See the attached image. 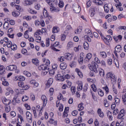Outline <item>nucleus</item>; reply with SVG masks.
<instances>
[{
  "label": "nucleus",
  "instance_id": "46",
  "mask_svg": "<svg viewBox=\"0 0 126 126\" xmlns=\"http://www.w3.org/2000/svg\"><path fill=\"white\" fill-rule=\"evenodd\" d=\"M5 25L6 28H5ZM3 28H5V29H8L9 28V24H8V22L7 21H5L4 23L3 24Z\"/></svg>",
  "mask_w": 126,
  "mask_h": 126
},
{
  "label": "nucleus",
  "instance_id": "27",
  "mask_svg": "<svg viewBox=\"0 0 126 126\" xmlns=\"http://www.w3.org/2000/svg\"><path fill=\"white\" fill-rule=\"evenodd\" d=\"M93 1L96 5H102L103 4V1L101 0H93Z\"/></svg>",
  "mask_w": 126,
  "mask_h": 126
},
{
  "label": "nucleus",
  "instance_id": "32",
  "mask_svg": "<svg viewBox=\"0 0 126 126\" xmlns=\"http://www.w3.org/2000/svg\"><path fill=\"white\" fill-rule=\"evenodd\" d=\"M25 5L30 6L32 4V0H26L24 1Z\"/></svg>",
  "mask_w": 126,
  "mask_h": 126
},
{
  "label": "nucleus",
  "instance_id": "23",
  "mask_svg": "<svg viewBox=\"0 0 126 126\" xmlns=\"http://www.w3.org/2000/svg\"><path fill=\"white\" fill-rule=\"evenodd\" d=\"M32 88H36V87H38V86H39V83H38V82H37V81L35 80H32Z\"/></svg>",
  "mask_w": 126,
  "mask_h": 126
},
{
  "label": "nucleus",
  "instance_id": "6",
  "mask_svg": "<svg viewBox=\"0 0 126 126\" xmlns=\"http://www.w3.org/2000/svg\"><path fill=\"white\" fill-rule=\"evenodd\" d=\"M122 46L118 45H117L115 48L114 54L116 57H118V53H121L122 52Z\"/></svg>",
  "mask_w": 126,
  "mask_h": 126
},
{
  "label": "nucleus",
  "instance_id": "44",
  "mask_svg": "<svg viewBox=\"0 0 126 126\" xmlns=\"http://www.w3.org/2000/svg\"><path fill=\"white\" fill-rule=\"evenodd\" d=\"M73 47V42L70 41L68 43L67 45V49H70V48H72Z\"/></svg>",
  "mask_w": 126,
  "mask_h": 126
},
{
  "label": "nucleus",
  "instance_id": "8",
  "mask_svg": "<svg viewBox=\"0 0 126 126\" xmlns=\"http://www.w3.org/2000/svg\"><path fill=\"white\" fill-rule=\"evenodd\" d=\"M106 78H110L111 79L112 83L113 82H116V79H115V77H114V75L111 73V72H108L107 73L106 75Z\"/></svg>",
  "mask_w": 126,
  "mask_h": 126
},
{
  "label": "nucleus",
  "instance_id": "63",
  "mask_svg": "<svg viewBox=\"0 0 126 126\" xmlns=\"http://www.w3.org/2000/svg\"><path fill=\"white\" fill-rule=\"evenodd\" d=\"M87 89H88V84H85L83 88V91H84V92H86V91H87Z\"/></svg>",
  "mask_w": 126,
  "mask_h": 126
},
{
  "label": "nucleus",
  "instance_id": "3",
  "mask_svg": "<svg viewBox=\"0 0 126 126\" xmlns=\"http://www.w3.org/2000/svg\"><path fill=\"white\" fill-rule=\"evenodd\" d=\"M89 67H91L92 68V70H93V71H94V72H95V73H98V64H97V63H96L94 62H93L92 63V65L91 64H89L88 65Z\"/></svg>",
  "mask_w": 126,
  "mask_h": 126
},
{
  "label": "nucleus",
  "instance_id": "57",
  "mask_svg": "<svg viewBox=\"0 0 126 126\" xmlns=\"http://www.w3.org/2000/svg\"><path fill=\"white\" fill-rule=\"evenodd\" d=\"M24 74H25V75H26V76H27L28 77H30V76H31V73L27 71H24Z\"/></svg>",
  "mask_w": 126,
  "mask_h": 126
},
{
  "label": "nucleus",
  "instance_id": "2",
  "mask_svg": "<svg viewBox=\"0 0 126 126\" xmlns=\"http://www.w3.org/2000/svg\"><path fill=\"white\" fill-rule=\"evenodd\" d=\"M44 63H45L44 64H42L38 67V69L39 70H44L47 68H49V66L50 65V61L46 59L45 61H43Z\"/></svg>",
  "mask_w": 126,
  "mask_h": 126
},
{
  "label": "nucleus",
  "instance_id": "45",
  "mask_svg": "<svg viewBox=\"0 0 126 126\" xmlns=\"http://www.w3.org/2000/svg\"><path fill=\"white\" fill-rule=\"evenodd\" d=\"M11 49L13 51H16L17 50V45L15 44H12V46H11Z\"/></svg>",
  "mask_w": 126,
  "mask_h": 126
},
{
  "label": "nucleus",
  "instance_id": "62",
  "mask_svg": "<svg viewBox=\"0 0 126 126\" xmlns=\"http://www.w3.org/2000/svg\"><path fill=\"white\" fill-rule=\"evenodd\" d=\"M18 79L20 81H24L25 80V77L23 76H20L18 77Z\"/></svg>",
  "mask_w": 126,
  "mask_h": 126
},
{
  "label": "nucleus",
  "instance_id": "55",
  "mask_svg": "<svg viewBox=\"0 0 126 126\" xmlns=\"http://www.w3.org/2000/svg\"><path fill=\"white\" fill-rule=\"evenodd\" d=\"M83 86L82 84H79L77 88V90H78V91H81Z\"/></svg>",
  "mask_w": 126,
  "mask_h": 126
},
{
  "label": "nucleus",
  "instance_id": "13",
  "mask_svg": "<svg viewBox=\"0 0 126 126\" xmlns=\"http://www.w3.org/2000/svg\"><path fill=\"white\" fill-rule=\"evenodd\" d=\"M91 58H92V54L91 53L87 54L84 59L85 63H89V62H90V60H91Z\"/></svg>",
  "mask_w": 126,
  "mask_h": 126
},
{
  "label": "nucleus",
  "instance_id": "21",
  "mask_svg": "<svg viewBox=\"0 0 126 126\" xmlns=\"http://www.w3.org/2000/svg\"><path fill=\"white\" fill-rule=\"evenodd\" d=\"M122 3H121V2H120L118 4H115V6L116 8H118L119 11H123V10H124V8L122 7Z\"/></svg>",
  "mask_w": 126,
  "mask_h": 126
},
{
  "label": "nucleus",
  "instance_id": "41",
  "mask_svg": "<svg viewBox=\"0 0 126 126\" xmlns=\"http://www.w3.org/2000/svg\"><path fill=\"white\" fill-rule=\"evenodd\" d=\"M77 63L75 62H71L70 63L69 66L73 68L76 66Z\"/></svg>",
  "mask_w": 126,
  "mask_h": 126
},
{
  "label": "nucleus",
  "instance_id": "54",
  "mask_svg": "<svg viewBox=\"0 0 126 126\" xmlns=\"http://www.w3.org/2000/svg\"><path fill=\"white\" fill-rule=\"evenodd\" d=\"M76 89V88L74 86H72L71 87V92L72 93V94H75Z\"/></svg>",
  "mask_w": 126,
  "mask_h": 126
},
{
  "label": "nucleus",
  "instance_id": "10",
  "mask_svg": "<svg viewBox=\"0 0 126 126\" xmlns=\"http://www.w3.org/2000/svg\"><path fill=\"white\" fill-rule=\"evenodd\" d=\"M5 73V68L3 65L0 64V78H2L3 74Z\"/></svg>",
  "mask_w": 126,
  "mask_h": 126
},
{
  "label": "nucleus",
  "instance_id": "64",
  "mask_svg": "<svg viewBox=\"0 0 126 126\" xmlns=\"http://www.w3.org/2000/svg\"><path fill=\"white\" fill-rule=\"evenodd\" d=\"M28 99H29V97L26 95L22 97V100L23 102H25L26 101H28Z\"/></svg>",
  "mask_w": 126,
  "mask_h": 126
},
{
  "label": "nucleus",
  "instance_id": "42",
  "mask_svg": "<svg viewBox=\"0 0 126 126\" xmlns=\"http://www.w3.org/2000/svg\"><path fill=\"white\" fill-rule=\"evenodd\" d=\"M97 91H98V94L99 96H100V97H103V96H104V91H103L101 89L98 90Z\"/></svg>",
  "mask_w": 126,
  "mask_h": 126
},
{
  "label": "nucleus",
  "instance_id": "25",
  "mask_svg": "<svg viewBox=\"0 0 126 126\" xmlns=\"http://www.w3.org/2000/svg\"><path fill=\"white\" fill-rule=\"evenodd\" d=\"M99 74L101 77H104L105 76V71L103 70V69L99 68H98Z\"/></svg>",
  "mask_w": 126,
  "mask_h": 126
},
{
  "label": "nucleus",
  "instance_id": "1",
  "mask_svg": "<svg viewBox=\"0 0 126 126\" xmlns=\"http://www.w3.org/2000/svg\"><path fill=\"white\" fill-rule=\"evenodd\" d=\"M40 35H43V32L41 30H38L34 33V37L35 38V42L36 43H40L41 42V37Z\"/></svg>",
  "mask_w": 126,
  "mask_h": 126
},
{
  "label": "nucleus",
  "instance_id": "34",
  "mask_svg": "<svg viewBox=\"0 0 126 126\" xmlns=\"http://www.w3.org/2000/svg\"><path fill=\"white\" fill-rule=\"evenodd\" d=\"M34 8L36 9V10H39L41 8V5H40V3L38 2L34 3Z\"/></svg>",
  "mask_w": 126,
  "mask_h": 126
},
{
  "label": "nucleus",
  "instance_id": "35",
  "mask_svg": "<svg viewBox=\"0 0 126 126\" xmlns=\"http://www.w3.org/2000/svg\"><path fill=\"white\" fill-rule=\"evenodd\" d=\"M43 14L44 17H48V15H49V13H48V11L46 9V8H44L43 10Z\"/></svg>",
  "mask_w": 126,
  "mask_h": 126
},
{
  "label": "nucleus",
  "instance_id": "22",
  "mask_svg": "<svg viewBox=\"0 0 126 126\" xmlns=\"http://www.w3.org/2000/svg\"><path fill=\"white\" fill-rule=\"evenodd\" d=\"M32 31V28H29L28 30H27L24 33V37L26 38V39H27L28 38H29V35H28V33H29V32H31Z\"/></svg>",
  "mask_w": 126,
  "mask_h": 126
},
{
  "label": "nucleus",
  "instance_id": "52",
  "mask_svg": "<svg viewBox=\"0 0 126 126\" xmlns=\"http://www.w3.org/2000/svg\"><path fill=\"white\" fill-rule=\"evenodd\" d=\"M18 121L19 122V121H20V122H19L20 124H21V123L23 122V117H22V116L21 115H19L18 116Z\"/></svg>",
  "mask_w": 126,
  "mask_h": 126
},
{
  "label": "nucleus",
  "instance_id": "60",
  "mask_svg": "<svg viewBox=\"0 0 126 126\" xmlns=\"http://www.w3.org/2000/svg\"><path fill=\"white\" fill-rule=\"evenodd\" d=\"M87 80L88 82H89L90 83H95V79L88 78Z\"/></svg>",
  "mask_w": 126,
  "mask_h": 126
},
{
  "label": "nucleus",
  "instance_id": "59",
  "mask_svg": "<svg viewBox=\"0 0 126 126\" xmlns=\"http://www.w3.org/2000/svg\"><path fill=\"white\" fill-rule=\"evenodd\" d=\"M57 69H58V64H53L52 65V70H54V71H56Z\"/></svg>",
  "mask_w": 126,
  "mask_h": 126
},
{
  "label": "nucleus",
  "instance_id": "38",
  "mask_svg": "<svg viewBox=\"0 0 126 126\" xmlns=\"http://www.w3.org/2000/svg\"><path fill=\"white\" fill-rule=\"evenodd\" d=\"M83 46L85 50H89V44H88V42L85 41Z\"/></svg>",
  "mask_w": 126,
  "mask_h": 126
},
{
  "label": "nucleus",
  "instance_id": "48",
  "mask_svg": "<svg viewBox=\"0 0 126 126\" xmlns=\"http://www.w3.org/2000/svg\"><path fill=\"white\" fill-rule=\"evenodd\" d=\"M115 100V103L116 104V105H120V103L121 102V100H120V98L118 97H115L114 98Z\"/></svg>",
  "mask_w": 126,
  "mask_h": 126
},
{
  "label": "nucleus",
  "instance_id": "29",
  "mask_svg": "<svg viewBox=\"0 0 126 126\" xmlns=\"http://www.w3.org/2000/svg\"><path fill=\"white\" fill-rule=\"evenodd\" d=\"M17 94H23L24 93V90L21 89H16L15 90Z\"/></svg>",
  "mask_w": 126,
  "mask_h": 126
},
{
  "label": "nucleus",
  "instance_id": "61",
  "mask_svg": "<svg viewBox=\"0 0 126 126\" xmlns=\"http://www.w3.org/2000/svg\"><path fill=\"white\" fill-rule=\"evenodd\" d=\"M23 27V28H24L25 29V28H27V29L28 28V29H29V28H29V27L28 26V24H27L26 22H24Z\"/></svg>",
  "mask_w": 126,
  "mask_h": 126
},
{
  "label": "nucleus",
  "instance_id": "37",
  "mask_svg": "<svg viewBox=\"0 0 126 126\" xmlns=\"http://www.w3.org/2000/svg\"><path fill=\"white\" fill-rule=\"evenodd\" d=\"M12 16H14V17H17L19 16V15L20 14V12L18 11L12 12Z\"/></svg>",
  "mask_w": 126,
  "mask_h": 126
},
{
  "label": "nucleus",
  "instance_id": "53",
  "mask_svg": "<svg viewBox=\"0 0 126 126\" xmlns=\"http://www.w3.org/2000/svg\"><path fill=\"white\" fill-rule=\"evenodd\" d=\"M83 60H84L83 57L80 56V58L78 59V62L80 64H82V63H83Z\"/></svg>",
  "mask_w": 126,
  "mask_h": 126
},
{
  "label": "nucleus",
  "instance_id": "14",
  "mask_svg": "<svg viewBox=\"0 0 126 126\" xmlns=\"http://www.w3.org/2000/svg\"><path fill=\"white\" fill-rule=\"evenodd\" d=\"M59 42H56L55 44L51 45V48L52 50H53V51H55L56 52H60V50L57 49L56 47H58L59 46Z\"/></svg>",
  "mask_w": 126,
  "mask_h": 126
},
{
  "label": "nucleus",
  "instance_id": "12",
  "mask_svg": "<svg viewBox=\"0 0 126 126\" xmlns=\"http://www.w3.org/2000/svg\"><path fill=\"white\" fill-rule=\"evenodd\" d=\"M73 9L75 13H79L81 10V8L79 5H76L73 6Z\"/></svg>",
  "mask_w": 126,
  "mask_h": 126
},
{
  "label": "nucleus",
  "instance_id": "17",
  "mask_svg": "<svg viewBox=\"0 0 126 126\" xmlns=\"http://www.w3.org/2000/svg\"><path fill=\"white\" fill-rule=\"evenodd\" d=\"M106 114L109 121H113V114L112 113V112L107 110Z\"/></svg>",
  "mask_w": 126,
  "mask_h": 126
},
{
  "label": "nucleus",
  "instance_id": "43",
  "mask_svg": "<svg viewBox=\"0 0 126 126\" xmlns=\"http://www.w3.org/2000/svg\"><path fill=\"white\" fill-rule=\"evenodd\" d=\"M48 123H49V124H51L52 125H53V124L55 123V126H57V121H55V120L53 119H50L48 120Z\"/></svg>",
  "mask_w": 126,
  "mask_h": 126
},
{
  "label": "nucleus",
  "instance_id": "28",
  "mask_svg": "<svg viewBox=\"0 0 126 126\" xmlns=\"http://www.w3.org/2000/svg\"><path fill=\"white\" fill-rule=\"evenodd\" d=\"M39 60H38L37 58H35L32 60V63L35 65H36V66L39 65Z\"/></svg>",
  "mask_w": 126,
  "mask_h": 126
},
{
  "label": "nucleus",
  "instance_id": "18",
  "mask_svg": "<svg viewBox=\"0 0 126 126\" xmlns=\"http://www.w3.org/2000/svg\"><path fill=\"white\" fill-rule=\"evenodd\" d=\"M50 9L52 12H59L61 10L59 8H56L54 6H51Z\"/></svg>",
  "mask_w": 126,
  "mask_h": 126
},
{
  "label": "nucleus",
  "instance_id": "51",
  "mask_svg": "<svg viewBox=\"0 0 126 126\" xmlns=\"http://www.w3.org/2000/svg\"><path fill=\"white\" fill-rule=\"evenodd\" d=\"M91 88L93 89L94 92H97V87H96V85H95V84H92L91 85Z\"/></svg>",
  "mask_w": 126,
  "mask_h": 126
},
{
  "label": "nucleus",
  "instance_id": "4",
  "mask_svg": "<svg viewBox=\"0 0 126 126\" xmlns=\"http://www.w3.org/2000/svg\"><path fill=\"white\" fill-rule=\"evenodd\" d=\"M126 114V110L124 109H122L119 113L117 119L118 120H124V117H125V114Z\"/></svg>",
  "mask_w": 126,
  "mask_h": 126
},
{
  "label": "nucleus",
  "instance_id": "33",
  "mask_svg": "<svg viewBox=\"0 0 126 126\" xmlns=\"http://www.w3.org/2000/svg\"><path fill=\"white\" fill-rule=\"evenodd\" d=\"M36 110H37V111H39L38 116H39V117H41V116H42V113L43 112V110H42V109H43V107H42L41 109L40 108V106L39 105H37L36 107Z\"/></svg>",
  "mask_w": 126,
  "mask_h": 126
},
{
  "label": "nucleus",
  "instance_id": "11",
  "mask_svg": "<svg viewBox=\"0 0 126 126\" xmlns=\"http://www.w3.org/2000/svg\"><path fill=\"white\" fill-rule=\"evenodd\" d=\"M1 100L4 105H9V104H11V100L7 99L6 98H5V97H2Z\"/></svg>",
  "mask_w": 126,
  "mask_h": 126
},
{
  "label": "nucleus",
  "instance_id": "40",
  "mask_svg": "<svg viewBox=\"0 0 126 126\" xmlns=\"http://www.w3.org/2000/svg\"><path fill=\"white\" fill-rule=\"evenodd\" d=\"M105 41H107L108 42H111L112 41V36L111 35H107L106 37H103Z\"/></svg>",
  "mask_w": 126,
  "mask_h": 126
},
{
  "label": "nucleus",
  "instance_id": "5",
  "mask_svg": "<svg viewBox=\"0 0 126 126\" xmlns=\"http://www.w3.org/2000/svg\"><path fill=\"white\" fill-rule=\"evenodd\" d=\"M96 9H97V8L94 6H92L90 8V9L89 10V13L91 17H93V16L95 15V11Z\"/></svg>",
  "mask_w": 126,
  "mask_h": 126
},
{
  "label": "nucleus",
  "instance_id": "26",
  "mask_svg": "<svg viewBox=\"0 0 126 126\" xmlns=\"http://www.w3.org/2000/svg\"><path fill=\"white\" fill-rule=\"evenodd\" d=\"M97 114L100 118H104V112L102 111V109L98 108L97 110Z\"/></svg>",
  "mask_w": 126,
  "mask_h": 126
},
{
  "label": "nucleus",
  "instance_id": "24",
  "mask_svg": "<svg viewBox=\"0 0 126 126\" xmlns=\"http://www.w3.org/2000/svg\"><path fill=\"white\" fill-rule=\"evenodd\" d=\"M67 67V64L65 62H63L60 64V68L61 69H65Z\"/></svg>",
  "mask_w": 126,
  "mask_h": 126
},
{
  "label": "nucleus",
  "instance_id": "36",
  "mask_svg": "<svg viewBox=\"0 0 126 126\" xmlns=\"http://www.w3.org/2000/svg\"><path fill=\"white\" fill-rule=\"evenodd\" d=\"M60 31V29L57 27H54L52 29V33H58Z\"/></svg>",
  "mask_w": 126,
  "mask_h": 126
},
{
  "label": "nucleus",
  "instance_id": "47",
  "mask_svg": "<svg viewBox=\"0 0 126 126\" xmlns=\"http://www.w3.org/2000/svg\"><path fill=\"white\" fill-rule=\"evenodd\" d=\"M58 62H60V63H63L64 61V57L63 56H60L58 58Z\"/></svg>",
  "mask_w": 126,
  "mask_h": 126
},
{
  "label": "nucleus",
  "instance_id": "20",
  "mask_svg": "<svg viewBox=\"0 0 126 126\" xmlns=\"http://www.w3.org/2000/svg\"><path fill=\"white\" fill-rule=\"evenodd\" d=\"M98 55L100 56V58H102L103 59H106L107 57V53L105 51L100 52Z\"/></svg>",
  "mask_w": 126,
  "mask_h": 126
},
{
  "label": "nucleus",
  "instance_id": "56",
  "mask_svg": "<svg viewBox=\"0 0 126 126\" xmlns=\"http://www.w3.org/2000/svg\"><path fill=\"white\" fill-rule=\"evenodd\" d=\"M57 79L58 80H61L62 81L63 80V76H61V74H57Z\"/></svg>",
  "mask_w": 126,
  "mask_h": 126
},
{
  "label": "nucleus",
  "instance_id": "39",
  "mask_svg": "<svg viewBox=\"0 0 126 126\" xmlns=\"http://www.w3.org/2000/svg\"><path fill=\"white\" fill-rule=\"evenodd\" d=\"M78 111H79L80 112H81V111H82V110L84 109V107H83V103H81L79 104L78 105Z\"/></svg>",
  "mask_w": 126,
  "mask_h": 126
},
{
  "label": "nucleus",
  "instance_id": "15",
  "mask_svg": "<svg viewBox=\"0 0 126 126\" xmlns=\"http://www.w3.org/2000/svg\"><path fill=\"white\" fill-rule=\"evenodd\" d=\"M11 6H15L16 9L17 10H19V11H22L23 9L21 6L19 5H16L15 3L14 2H11L10 3Z\"/></svg>",
  "mask_w": 126,
  "mask_h": 126
},
{
  "label": "nucleus",
  "instance_id": "9",
  "mask_svg": "<svg viewBox=\"0 0 126 126\" xmlns=\"http://www.w3.org/2000/svg\"><path fill=\"white\" fill-rule=\"evenodd\" d=\"M6 69L10 71H14L17 69V66L16 65H10L6 67Z\"/></svg>",
  "mask_w": 126,
  "mask_h": 126
},
{
  "label": "nucleus",
  "instance_id": "7",
  "mask_svg": "<svg viewBox=\"0 0 126 126\" xmlns=\"http://www.w3.org/2000/svg\"><path fill=\"white\" fill-rule=\"evenodd\" d=\"M26 118L29 123H32V114L30 112L27 111L26 114Z\"/></svg>",
  "mask_w": 126,
  "mask_h": 126
},
{
  "label": "nucleus",
  "instance_id": "49",
  "mask_svg": "<svg viewBox=\"0 0 126 126\" xmlns=\"http://www.w3.org/2000/svg\"><path fill=\"white\" fill-rule=\"evenodd\" d=\"M49 71H50V70H49V68H47L44 70H42V73L44 75H46V74H47Z\"/></svg>",
  "mask_w": 126,
  "mask_h": 126
},
{
  "label": "nucleus",
  "instance_id": "30",
  "mask_svg": "<svg viewBox=\"0 0 126 126\" xmlns=\"http://www.w3.org/2000/svg\"><path fill=\"white\" fill-rule=\"evenodd\" d=\"M53 82H54V80L53 79V78L49 79L47 82L46 86H48V87H50V86H51L52 84H53Z\"/></svg>",
  "mask_w": 126,
  "mask_h": 126
},
{
  "label": "nucleus",
  "instance_id": "19",
  "mask_svg": "<svg viewBox=\"0 0 126 126\" xmlns=\"http://www.w3.org/2000/svg\"><path fill=\"white\" fill-rule=\"evenodd\" d=\"M72 58V54H71L69 53H67L65 54V59L67 61H71Z\"/></svg>",
  "mask_w": 126,
  "mask_h": 126
},
{
  "label": "nucleus",
  "instance_id": "16",
  "mask_svg": "<svg viewBox=\"0 0 126 126\" xmlns=\"http://www.w3.org/2000/svg\"><path fill=\"white\" fill-rule=\"evenodd\" d=\"M41 99L43 101V106L45 107L46 105H47V103L48 102V99H47V97L45 95H43L41 96Z\"/></svg>",
  "mask_w": 126,
  "mask_h": 126
},
{
  "label": "nucleus",
  "instance_id": "58",
  "mask_svg": "<svg viewBox=\"0 0 126 126\" xmlns=\"http://www.w3.org/2000/svg\"><path fill=\"white\" fill-rule=\"evenodd\" d=\"M104 105L106 108H108L109 107V104L108 103V101H107V99H104L103 101Z\"/></svg>",
  "mask_w": 126,
  "mask_h": 126
},
{
  "label": "nucleus",
  "instance_id": "50",
  "mask_svg": "<svg viewBox=\"0 0 126 126\" xmlns=\"http://www.w3.org/2000/svg\"><path fill=\"white\" fill-rule=\"evenodd\" d=\"M119 113V109L118 108H116L113 110V115L114 116H117V115Z\"/></svg>",
  "mask_w": 126,
  "mask_h": 126
},
{
  "label": "nucleus",
  "instance_id": "31",
  "mask_svg": "<svg viewBox=\"0 0 126 126\" xmlns=\"http://www.w3.org/2000/svg\"><path fill=\"white\" fill-rule=\"evenodd\" d=\"M75 71L77 72L78 75L79 76V77H81L82 78L83 77V74H82V72L80 71V70L79 68H76Z\"/></svg>",
  "mask_w": 126,
  "mask_h": 126
}]
</instances>
